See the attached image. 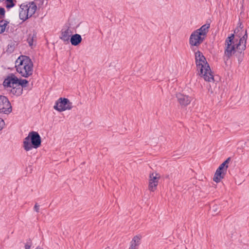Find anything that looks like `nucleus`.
<instances>
[{
	"mask_svg": "<svg viewBox=\"0 0 249 249\" xmlns=\"http://www.w3.org/2000/svg\"><path fill=\"white\" fill-rule=\"evenodd\" d=\"M196 64L198 74L208 82H214L213 75L206 58L202 53L197 51L195 53Z\"/></svg>",
	"mask_w": 249,
	"mask_h": 249,
	"instance_id": "obj_1",
	"label": "nucleus"
},
{
	"mask_svg": "<svg viewBox=\"0 0 249 249\" xmlns=\"http://www.w3.org/2000/svg\"><path fill=\"white\" fill-rule=\"evenodd\" d=\"M17 72L22 77L27 78L33 74V63L27 56L20 55L15 63Z\"/></svg>",
	"mask_w": 249,
	"mask_h": 249,
	"instance_id": "obj_2",
	"label": "nucleus"
},
{
	"mask_svg": "<svg viewBox=\"0 0 249 249\" xmlns=\"http://www.w3.org/2000/svg\"><path fill=\"white\" fill-rule=\"evenodd\" d=\"M41 144V138L38 133L36 131L29 132L23 141V147L26 151L32 148H37Z\"/></svg>",
	"mask_w": 249,
	"mask_h": 249,
	"instance_id": "obj_3",
	"label": "nucleus"
},
{
	"mask_svg": "<svg viewBox=\"0 0 249 249\" xmlns=\"http://www.w3.org/2000/svg\"><path fill=\"white\" fill-rule=\"evenodd\" d=\"M234 38V35L231 34L225 40L226 48L224 51V54L227 60L230 59L233 54H234L236 49V44H233Z\"/></svg>",
	"mask_w": 249,
	"mask_h": 249,
	"instance_id": "obj_4",
	"label": "nucleus"
},
{
	"mask_svg": "<svg viewBox=\"0 0 249 249\" xmlns=\"http://www.w3.org/2000/svg\"><path fill=\"white\" fill-rule=\"evenodd\" d=\"M53 108L59 112H62L71 109L72 104L68 98L61 97L55 102Z\"/></svg>",
	"mask_w": 249,
	"mask_h": 249,
	"instance_id": "obj_5",
	"label": "nucleus"
},
{
	"mask_svg": "<svg viewBox=\"0 0 249 249\" xmlns=\"http://www.w3.org/2000/svg\"><path fill=\"white\" fill-rule=\"evenodd\" d=\"M12 110V106L7 97L0 95V113L9 114Z\"/></svg>",
	"mask_w": 249,
	"mask_h": 249,
	"instance_id": "obj_6",
	"label": "nucleus"
},
{
	"mask_svg": "<svg viewBox=\"0 0 249 249\" xmlns=\"http://www.w3.org/2000/svg\"><path fill=\"white\" fill-rule=\"evenodd\" d=\"M204 39L205 37L198 33L197 31H195L190 36L189 43L191 46L197 47L203 42Z\"/></svg>",
	"mask_w": 249,
	"mask_h": 249,
	"instance_id": "obj_7",
	"label": "nucleus"
},
{
	"mask_svg": "<svg viewBox=\"0 0 249 249\" xmlns=\"http://www.w3.org/2000/svg\"><path fill=\"white\" fill-rule=\"evenodd\" d=\"M158 175L157 174H155V173H154L150 174L148 187L150 191L154 192L157 189L158 184V180L160 177V176L157 177V176Z\"/></svg>",
	"mask_w": 249,
	"mask_h": 249,
	"instance_id": "obj_8",
	"label": "nucleus"
},
{
	"mask_svg": "<svg viewBox=\"0 0 249 249\" xmlns=\"http://www.w3.org/2000/svg\"><path fill=\"white\" fill-rule=\"evenodd\" d=\"M176 97L179 104L182 106H187L192 101L191 97L180 93H177Z\"/></svg>",
	"mask_w": 249,
	"mask_h": 249,
	"instance_id": "obj_9",
	"label": "nucleus"
},
{
	"mask_svg": "<svg viewBox=\"0 0 249 249\" xmlns=\"http://www.w3.org/2000/svg\"><path fill=\"white\" fill-rule=\"evenodd\" d=\"M226 172V171H225L221 169V167H218L214 175L213 180L216 183L219 182L221 179L224 178Z\"/></svg>",
	"mask_w": 249,
	"mask_h": 249,
	"instance_id": "obj_10",
	"label": "nucleus"
},
{
	"mask_svg": "<svg viewBox=\"0 0 249 249\" xmlns=\"http://www.w3.org/2000/svg\"><path fill=\"white\" fill-rule=\"evenodd\" d=\"M71 32L69 27L66 30L62 29L61 31L60 38L65 42L69 43L70 37H71Z\"/></svg>",
	"mask_w": 249,
	"mask_h": 249,
	"instance_id": "obj_11",
	"label": "nucleus"
},
{
	"mask_svg": "<svg viewBox=\"0 0 249 249\" xmlns=\"http://www.w3.org/2000/svg\"><path fill=\"white\" fill-rule=\"evenodd\" d=\"M248 38V35H247V30L245 31V35L240 38L239 41L238 43L236 44V49L242 50H245L246 48V42H247V39Z\"/></svg>",
	"mask_w": 249,
	"mask_h": 249,
	"instance_id": "obj_12",
	"label": "nucleus"
},
{
	"mask_svg": "<svg viewBox=\"0 0 249 249\" xmlns=\"http://www.w3.org/2000/svg\"><path fill=\"white\" fill-rule=\"evenodd\" d=\"M23 7H25L30 17L35 14L36 10V5L33 1L30 2L29 4L23 5Z\"/></svg>",
	"mask_w": 249,
	"mask_h": 249,
	"instance_id": "obj_13",
	"label": "nucleus"
},
{
	"mask_svg": "<svg viewBox=\"0 0 249 249\" xmlns=\"http://www.w3.org/2000/svg\"><path fill=\"white\" fill-rule=\"evenodd\" d=\"M70 40L72 45L76 46L81 42L82 39L80 35L75 34L71 36Z\"/></svg>",
	"mask_w": 249,
	"mask_h": 249,
	"instance_id": "obj_14",
	"label": "nucleus"
},
{
	"mask_svg": "<svg viewBox=\"0 0 249 249\" xmlns=\"http://www.w3.org/2000/svg\"><path fill=\"white\" fill-rule=\"evenodd\" d=\"M210 24L209 23L205 24L202 25L200 28L196 30V31H197V33H199L200 35L204 37L206 36L207 33L209 31V29L210 28Z\"/></svg>",
	"mask_w": 249,
	"mask_h": 249,
	"instance_id": "obj_15",
	"label": "nucleus"
},
{
	"mask_svg": "<svg viewBox=\"0 0 249 249\" xmlns=\"http://www.w3.org/2000/svg\"><path fill=\"white\" fill-rule=\"evenodd\" d=\"M23 5H21L20 6V11L19 12V17L20 19L22 20L23 21H25L27 19L30 18L29 17V15L28 14V13L27 10H25V7H23Z\"/></svg>",
	"mask_w": 249,
	"mask_h": 249,
	"instance_id": "obj_16",
	"label": "nucleus"
},
{
	"mask_svg": "<svg viewBox=\"0 0 249 249\" xmlns=\"http://www.w3.org/2000/svg\"><path fill=\"white\" fill-rule=\"evenodd\" d=\"M10 92L13 95L18 96L22 94L23 89L21 86L17 85L12 87Z\"/></svg>",
	"mask_w": 249,
	"mask_h": 249,
	"instance_id": "obj_17",
	"label": "nucleus"
},
{
	"mask_svg": "<svg viewBox=\"0 0 249 249\" xmlns=\"http://www.w3.org/2000/svg\"><path fill=\"white\" fill-rule=\"evenodd\" d=\"M141 238L139 236H135L131 242V245L129 249H137V246L140 244Z\"/></svg>",
	"mask_w": 249,
	"mask_h": 249,
	"instance_id": "obj_18",
	"label": "nucleus"
},
{
	"mask_svg": "<svg viewBox=\"0 0 249 249\" xmlns=\"http://www.w3.org/2000/svg\"><path fill=\"white\" fill-rule=\"evenodd\" d=\"M36 33L34 32L33 33H30L28 35L27 38V41L28 42L29 46L32 47L33 43L36 41Z\"/></svg>",
	"mask_w": 249,
	"mask_h": 249,
	"instance_id": "obj_19",
	"label": "nucleus"
},
{
	"mask_svg": "<svg viewBox=\"0 0 249 249\" xmlns=\"http://www.w3.org/2000/svg\"><path fill=\"white\" fill-rule=\"evenodd\" d=\"M244 50L239 49L237 50V49H236L235 50L234 53L235 54V56L238 58V61L239 64L243 61V57L244 56Z\"/></svg>",
	"mask_w": 249,
	"mask_h": 249,
	"instance_id": "obj_20",
	"label": "nucleus"
},
{
	"mask_svg": "<svg viewBox=\"0 0 249 249\" xmlns=\"http://www.w3.org/2000/svg\"><path fill=\"white\" fill-rule=\"evenodd\" d=\"M8 22L6 20H1L0 21V34H2L5 30V28Z\"/></svg>",
	"mask_w": 249,
	"mask_h": 249,
	"instance_id": "obj_21",
	"label": "nucleus"
},
{
	"mask_svg": "<svg viewBox=\"0 0 249 249\" xmlns=\"http://www.w3.org/2000/svg\"><path fill=\"white\" fill-rule=\"evenodd\" d=\"M9 78L10 79L12 87L17 85L18 84V83L19 82V79L15 75L12 74L11 76H9Z\"/></svg>",
	"mask_w": 249,
	"mask_h": 249,
	"instance_id": "obj_22",
	"label": "nucleus"
},
{
	"mask_svg": "<svg viewBox=\"0 0 249 249\" xmlns=\"http://www.w3.org/2000/svg\"><path fill=\"white\" fill-rule=\"evenodd\" d=\"M230 160H231V158L229 157L228 159H227L226 160H225L222 163H221L219 167H221V169L227 171L228 167V164L229 163Z\"/></svg>",
	"mask_w": 249,
	"mask_h": 249,
	"instance_id": "obj_23",
	"label": "nucleus"
},
{
	"mask_svg": "<svg viewBox=\"0 0 249 249\" xmlns=\"http://www.w3.org/2000/svg\"><path fill=\"white\" fill-rule=\"evenodd\" d=\"M28 84V81L26 79H19V82L18 83V85L21 86L23 89V88L26 87Z\"/></svg>",
	"mask_w": 249,
	"mask_h": 249,
	"instance_id": "obj_24",
	"label": "nucleus"
},
{
	"mask_svg": "<svg viewBox=\"0 0 249 249\" xmlns=\"http://www.w3.org/2000/svg\"><path fill=\"white\" fill-rule=\"evenodd\" d=\"M6 3V7L8 9L13 7L15 4L14 2V0H5Z\"/></svg>",
	"mask_w": 249,
	"mask_h": 249,
	"instance_id": "obj_25",
	"label": "nucleus"
},
{
	"mask_svg": "<svg viewBox=\"0 0 249 249\" xmlns=\"http://www.w3.org/2000/svg\"><path fill=\"white\" fill-rule=\"evenodd\" d=\"M3 86L6 87L12 88V84L11 83L10 79L9 76L6 78L3 82Z\"/></svg>",
	"mask_w": 249,
	"mask_h": 249,
	"instance_id": "obj_26",
	"label": "nucleus"
},
{
	"mask_svg": "<svg viewBox=\"0 0 249 249\" xmlns=\"http://www.w3.org/2000/svg\"><path fill=\"white\" fill-rule=\"evenodd\" d=\"M211 211H212L213 214H217L220 212L219 206L217 205H214L212 208H211Z\"/></svg>",
	"mask_w": 249,
	"mask_h": 249,
	"instance_id": "obj_27",
	"label": "nucleus"
},
{
	"mask_svg": "<svg viewBox=\"0 0 249 249\" xmlns=\"http://www.w3.org/2000/svg\"><path fill=\"white\" fill-rule=\"evenodd\" d=\"M32 246V242L30 239L25 244V249H30Z\"/></svg>",
	"mask_w": 249,
	"mask_h": 249,
	"instance_id": "obj_28",
	"label": "nucleus"
},
{
	"mask_svg": "<svg viewBox=\"0 0 249 249\" xmlns=\"http://www.w3.org/2000/svg\"><path fill=\"white\" fill-rule=\"evenodd\" d=\"M4 124L5 123L4 121L2 119L0 118V130L2 129Z\"/></svg>",
	"mask_w": 249,
	"mask_h": 249,
	"instance_id": "obj_29",
	"label": "nucleus"
},
{
	"mask_svg": "<svg viewBox=\"0 0 249 249\" xmlns=\"http://www.w3.org/2000/svg\"><path fill=\"white\" fill-rule=\"evenodd\" d=\"M5 11L4 8H0V16L3 17L5 15ZM1 17H0V18Z\"/></svg>",
	"mask_w": 249,
	"mask_h": 249,
	"instance_id": "obj_30",
	"label": "nucleus"
},
{
	"mask_svg": "<svg viewBox=\"0 0 249 249\" xmlns=\"http://www.w3.org/2000/svg\"><path fill=\"white\" fill-rule=\"evenodd\" d=\"M34 209L36 212H39V206L38 205L37 203L35 204Z\"/></svg>",
	"mask_w": 249,
	"mask_h": 249,
	"instance_id": "obj_31",
	"label": "nucleus"
},
{
	"mask_svg": "<svg viewBox=\"0 0 249 249\" xmlns=\"http://www.w3.org/2000/svg\"><path fill=\"white\" fill-rule=\"evenodd\" d=\"M243 28V25L242 24V23H240V25L238 27H237L235 30V31L234 32H235V31L236 30H237L238 31H239V28H240L241 29H242V28Z\"/></svg>",
	"mask_w": 249,
	"mask_h": 249,
	"instance_id": "obj_32",
	"label": "nucleus"
},
{
	"mask_svg": "<svg viewBox=\"0 0 249 249\" xmlns=\"http://www.w3.org/2000/svg\"><path fill=\"white\" fill-rule=\"evenodd\" d=\"M36 249H41V248L39 247H37Z\"/></svg>",
	"mask_w": 249,
	"mask_h": 249,
	"instance_id": "obj_33",
	"label": "nucleus"
}]
</instances>
